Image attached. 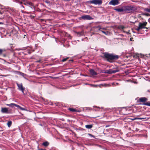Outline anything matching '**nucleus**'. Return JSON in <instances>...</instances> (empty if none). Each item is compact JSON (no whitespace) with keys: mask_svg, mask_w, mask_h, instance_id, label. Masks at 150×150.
Segmentation results:
<instances>
[{"mask_svg":"<svg viewBox=\"0 0 150 150\" xmlns=\"http://www.w3.org/2000/svg\"><path fill=\"white\" fill-rule=\"evenodd\" d=\"M143 9L145 11L150 13V8H143Z\"/></svg>","mask_w":150,"mask_h":150,"instance_id":"20","label":"nucleus"},{"mask_svg":"<svg viewBox=\"0 0 150 150\" xmlns=\"http://www.w3.org/2000/svg\"><path fill=\"white\" fill-rule=\"evenodd\" d=\"M94 108H100L99 107H97V106H94Z\"/></svg>","mask_w":150,"mask_h":150,"instance_id":"40","label":"nucleus"},{"mask_svg":"<svg viewBox=\"0 0 150 150\" xmlns=\"http://www.w3.org/2000/svg\"><path fill=\"white\" fill-rule=\"evenodd\" d=\"M14 106L20 109V108L21 107L20 106H19V105H18L16 104H15Z\"/></svg>","mask_w":150,"mask_h":150,"instance_id":"28","label":"nucleus"},{"mask_svg":"<svg viewBox=\"0 0 150 150\" xmlns=\"http://www.w3.org/2000/svg\"><path fill=\"white\" fill-rule=\"evenodd\" d=\"M149 81H150V80H149Z\"/></svg>","mask_w":150,"mask_h":150,"instance_id":"50","label":"nucleus"},{"mask_svg":"<svg viewBox=\"0 0 150 150\" xmlns=\"http://www.w3.org/2000/svg\"><path fill=\"white\" fill-rule=\"evenodd\" d=\"M95 31L98 32L101 28V27L100 26L94 27L93 28Z\"/></svg>","mask_w":150,"mask_h":150,"instance_id":"10","label":"nucleus"},{"mask_svg":"<svg viewBox=\"0 0 150 150\" xmlns=\"http://www.w3.org/2000/svg\"><path fill=\"white\" fill-rule=\"evenodd\" d=\"M142 15L145 16H150V14L148 13H143L142 14Z\"/></svg>","mask_w":150,"mask_h":150,"instance_id":"25","label":"nucleus"},{"mask_svg":"<svg viewBox=\"0 0 150 150\" xmlns=\"http://www.w3.org/2000/svg\"><path fill=\"white\" fill-rule=\"evenodd\" d=\"M68 110L70 111L71 112H75V109L73 108H68Z\"/></svg>","mask_w":150,"mask_h":150,"instance_id":"21","label":"nucleus"},{"mask_svg":"<svg viewBox=\"0 0 150 150\" xmlns=\"http://www.w3.org/2000/svg\"><path fill=\"white\" fill-rule=\"evenodd\" d=\"M147 100V99L145 97H142L139 99V100L141 102H145Z\"/></svg>","mask_w":150,"mask_h":150,"instance_id":"11","label":"nucleus"},{"mask_svg":"<svg viewBox=\"0 0 150 150\" xmlns=\"http://www.w3.org/2000/svg\"><path fill=\"white\" fill-rule=\"evenodd\" d=\"M114 10L118 12H122L124 11V10L122 8H115Z\"/></svg>","mask_w":150,"mask_h":150,"instance_id":"13","label":"nucleus"},{"mask_svg":"<svg viewBox=\"0 0 150 150\" xmlns=\"http://www.w3.org/2000/svg\"><path fill=\"white\" fill-rule=\"evenodd\" d=\"M77 35L80 37L84 35V33L83 31H82L80 32H78L77 33Z\"/></svg>","mask_w":150,"mask_h":150,"instance_id":"12","label":"nucleus"},{"mask_svg":"<svg viewBox=\"0 0 150 150\" xmlns=\"http://www.w3.org/2000/svg\"><path fill=\"white\" fill-rule=\"evenodd\" d=\"M101 108L102 109V108H103V107H101Z\"/></svg>","mask_w":150,"mask_h":150,"instance_id":"48","label":"nucleus"},{"mask_svg":"<svg viewBox=\"0 0 150 150\" xmlns=\"http://www.w3.org/2000/svg\"><path fill=\"white\" fill-rule=\"evenodd\" d=\"M24 4L25 5H27V4H28V3H24Z\"/></svg>","mask_w":150,"mask_h":150,"instance_id":"38","label":"nucleus"},{"mask_svg":"<svg viewBox=\"0 0 150 150\" xmlns=\"http://www.w3.org/2000/svg\"><path fill=\"white\" fill-rule=\"evenodd\" d=\"M28 53L29 54H30L31 53V52L30 51H29L28 52Z\"/></svg>","mask_w":150,"mask_h":150,"instance_id":"36","label":"nucleus"},{"mask_svg":"<svg viewBox=\"0 0 150 150\" xmlns=\"http://www.w3.org/2000/svg\"><path fill=\"white\" fill-rule=\"evenodd\" d=\"M49 144V143L47 141H46L44 142H43L42 143V145L43 146H48Z\"/></svg>","mask_w":150,"mask_h":150,"instance_id":"14","label":"nucleus"},{"mask_svg":"<svg viewBox=\"0 0 150 150\" xmlns=\"http://www.w3.org/2000/svg\"><path fill=\"white\" fill-rule=\"evenodd\" d=\"M132 39H133V38H130V40L131 41H132Z\"/></svg>","mask_w":150,"mask_h":150,"instance_id":"42","label":"nucleus"},{"mask_svg":"<svg viewBox=\"0 0 150 150\" xmlns=\"http://www.w3.org/2000/svg\"><path fill=\"white\" fill-rule=\"evenodd\" d=\"M20 109L22 110H26L24 108H22V107H21Z\"/></svg>","mask_w":150,"mask_h":150,"instance_id":"32","label":"nucleus"},{"mask_svg":"<svg viewBox=\"0 0 150 150\" xmlns=\"http://www.w3.org/2000/svg\"><path fill=\"white\" fill-rule=\"evenodd\" d=\"M68 58V57H67L66 58H64V59H63L62 60V61L63 62H65L66 61L67 59Z\"/></svg>","mask_w":150,"mask_h":150,"instance_id":"30","label":"nucleus"},{"mask_svg":"<svg viewBox=\"0 0 150 150\" xmlns=\"http://www.w3.org/2000/svg\"><path fill=\"white\" fill-rule=\"evenodd\" d=\"M40 125H42L41 124Z\"/></svg>","mask_w":150,"mask_h":150,"instance_id":"49","label":"nucleus"},{"mask_svg":"<svg viewBox=\"0 0 150 150\" xmlns=\"http://www.w3.org/2000/svg\"><path fill=\"white\" fill-rule=\"evenodd\" d=\"M114 83H112V84L113 85H114Z\"/></svg>","mask_w":150,"mask_h":150,"instance_id":"47","label":"nucleus"},{"mask_svg":"<svg viewBox=\"0 0 150 150\" xmlns=\"http://www.w3.org/2000/svg\"><path fill=\"white\" fill-rule=\"evenodd\" d=\"M142 28L141 26V25H139V27L137 28L136 29V30H137L138 31H139L140 29H142Z\"/></svg>","mask_w":150,"mask_h":150,"instance_id":"22","label":"nucleus"},{"mask_svg":"<svg viewBox=\"0 0 150 150\" xmlns=\"http://www.w3.org/2000/svg\"><path fill=\"white\" fill-rule=\"evenodd\" d=\"M143 119H144V118H135L133 119H132V120H136V119L142 120Z\"/></svg>","mask_w":150,"mask_h":150,"instance_id":"29","label":"nucleus"},{"mask_svg":"<svg viewBox=\"0 0 150 150\" xmlns=\"http://www.w3.org/2000/svg\"><path fill=\"white\" fill-rule=\"evenodd\" d=\"M91 85L93 86L94 87L96 88L98 87H101V86H103V85L102 84H100V85H93V84H91Z\"/></svg>","mask_w":150,"mask_h":150,"instance_id":"16","label":"nucleus"},{"mask_svg":"<svg viewBox=\"0 0 150 150\" xmlns=\"http://www.w3.org/2000/svg\"><path fill=\"white\" fill-rule=\"evenodd\" d=\"M3 52L2 50L0 49V54H1Z\"/></svg>","mask_w":150,"mask_h":150,"instance_id":"35","label":"nucleus"},{"mask_svg":"<svg viewBox=\"0 0 150 150\" xmlns=\"http://www.w3.org/2000/svg\"><path fill=\"white\" fill-rule=\"evenodd\" d=\"M104 57L107 59V61L111 62V60H117L119 58V56L117 55H115L113 54H109L106 53H105L104 54Z\"/></svg>","mask_w":150,"mask_h":150,"instance_id":"1","label":"nucleus"},{"mask_svg":"<svg viewBox=\"0 0 150 150\" xmlns=\"http://www.w3.org/2000/svg\"><path fill=\"white\" fill-rule=\"evenodd\" d=\"M118 28L120 29H123L125 28V27L124 26L120 25L118 26Z\"/></svg>","mask_w":150,"mask_h":150,"instance_id":"23","label":"nucleus"},{"mask_svg":"<svg viewBox=\"0 0 150 150\" xmlns=\"http://www.w3.org/2000/svg\"><path fill=\"white\" fill-rule=\"evenodd\" d=\"M81 18L83 20H91L93 18L89 15H85L81 16Z\"/></svg>","mask_w":150,"mask_h":150,"instance_id":"6","label":"nucleus"},{"mask_svg":"<svg viewBox=\"0 0 150 150\" xmlns=\"http://www.w3.org/2000/svg\"><path fill=\"white\" fill-rule=\"evenodd\" d=\"M88 134L91 137H93L94 138H95V136H94L92 135V134H91L89 133V134Z\"/></svg>","mask_w":150,"mask_h":150,"instance_id":"31","label":"nucleus"},{"mask_svg":"<svg viewBox=\"0 0 150 150\" xmlns=\"http://www.w3.org/2000/svg\"><path fill=\"white\" fill-rule=\"evenodd\" d=\"M102 0H92L90 1V3L95 5H101L102 3Z\"/></svg>","mask_w":150,"mask_h":150,"instance_id":"4","label":"nucleus"},{"mask_svg":"<svg viewBox=\"0 0 150 150\" xmlns=\"http://www.w3.org/2000/svg\"><path fill=\"white\" fill-rule=\"evenodd\" d=\"M144 105L150 106V102H147L146 103H144Z\"/></svg>","mask_w":150,"mask_h":150,"instance_id":"26","label":"nucleus"},{"mask_svg":"<svg viewBox=\"0 0 150 150\" xmlns=\"http://www.w3.org/2000/svg\"><path fill=\"white\" fill-rule=\"evenodd\" d=\"M21 7L23 8H24V6L23 5H21Z\"/></svg>","mask_w":150,"mask_h":150,"instance_id":"39","label":"nucleus"},{"mask_svg":"<svg viewBox=\"0 0 150 150\" xmlns=\"http://www.w3.org/2000/svg\"><path fill=\"white\" fill-rule=\"evenodd\" d=\"M12 124V122L11 121H8L7 122V125L8 127H10Z\"/></svg>","mask_w":150,"mask_h":150,"instance_id":"24","label":"nucleus"},{"mask_svg":"<svg viewBox=\"0 0 150 150\" xmlns=\"http://www.w3.org/2000/svg\"><path fill=\"white\" fill-rule=\"evenodd\" d=\"M120 4L119 0H111L109 3V5L116 6Z\"/></svg>","mask_w":150,"mask_h":150,"instance_id":"5","label":"nucleus"},{"mask_svg":"<svg viewBox=\"0 0 150 150\" xmlns=\"http://www.w3.org/2000/svg\"><path fill=\"white\" fill-rule=\"evenodd\" d=\"M102 32L104 34H105V35H107V33H106V32L105 31H102Z\"/></svg>","mask_w":150,"mask_h":150,"instance_id":"34","label":"nucleus"},{"mask_svg":"<svg viewBox=\"0 0 150 150\" xmlns=\"http://www.w3.org/2000/svg\"><path fill=\"white\" fill-rule=\"evenodd\" d=\"M109 126V125H107L106 126V127H108Z\"/></svg>","mask_w":150,"mask_h":150,"instance_id":"44","label":"nucleus"},{"mask_svg":"<svg viewBox=\"0 0 150 150\" xmlns=\"http://www.w3.org/2000/svg\"><path fill=\"white\" fill-rule=\"evenodd\" d=\"M3 24V23L2 22H0V24Z\"/></svg>","mask_w":150,"mask_h":150,"instance_id":"46","label":"nucleus"},{"mask_svg":"<svg viewBox=\"0 0 150 150\" xmlns=\"http://www.w3.org/2000/svg\"><path fill=\"white\" fill-rule=\"evenodd\" d=\"M16 84L18 87V89L21 91L23 94H24V91L25 88L23 87L22 83H17Z\"/></svg>","mask_w":150,"mask_h":150,"instance_id":"3","label":"nucleus"},{"mask_svg":"<svg viewBox=\"0 0 150 150\" xmlns=\"http://www.w3.org/2000/svg\"><path fill=\"white\" fill-rule=\"evenodd\" d=\"M89 71L91 74L92 76L96 75H97V73L93 69H90L89 70Z\"/></svg>","mask_w":150,"mask_h":150,"instance_id":"9","label":"nucleus"},{"mask_svg":"<svg viewBox=\"0 0 150 150\" xmlns=\"http://www.w3.org/2000/svg\"><path fill=\"white\" fill-rule=\"evenodd\" d=\"M147 23L146 22H143V23H142L140 22L139 23V25H141V27H142V29L146 28L147 29V28L146 27H145L146 25V24H147Z\"/></svg>","mask_w":150,"mask_h":150,"instance_id":"7","label":"nucleus"},{"mask_svg":"<svg viewBox=\"0 0 150 150\" xmlns=\"http://www.w3.org/2000/svg\"><path fill=\"white\" fill-rule=\"evenodd\" d=\"M116 84L117 85H119V84L118 83H116Z\"/></svg>","mask_w":150,"mask_h":150,"instance_id":"41","label":"nucleus"},{"mask_svg":"<svg viewBox=\"0 0 150 150\" xmlns=\"http://www.w3.org/2000/svg\"><path fill=\"white\" fill-rule=\"evenodd\" d=\"M137 9V6H126L125 8V10L128 13H131L136 11Z\"/></svg>","mask_w":150,"mask_h":150,"instance_id":"2","label":"nucleus"},{"mask_svg":"<svg viewBox=\"0 0 150 150\" xmlns=\"http://www.w3.org/2000/svg\"><path fill=\"white\" fill-rule=\"evenodd\" d=\"M147 91L149 92H150V90H147Z\"/></svg>","mask_w":150,"mask_h":150,"instance_id":"43","label":"nucleus"},{"mask_svg":"<svg viewBox=\"0 0 150 150\" xmlns=\"http://www.w3.org/2000/svg\"><path fill=\"white\" fill-rule=\"evenodd\" d=\"M22 4V2H20V4Z\"/></svg>","mask_w":150,"mask_h":150,"instance_id":"45","label":"nucleus"},{"mask_svg":"<svg viewBox=\"0 0 150 150\" xmlns=\"http://www.w3.org/2000/svg\"><path fill=\"white\" fill-rule=\"evenodd\" d=\"M75 112H81V110H76L75 109Z\"/></svg>","mask_w":150,"mask_h":150,"instance_id":"33","label":"nucleus"},{"mask_svg":"<svg viewBox=\"0 0 150 150\" xmlns=\"http://www.w3.org/2000/svg\"><path fill=\"white\" fill-rule=\"evenodd\" d=\"M111 71L112 69L107 70L105 72V73L109 74H111Z\"/></svg>","mask_w":150,"mask_h":150,"instance_id":"18","label":"nucleus"},{"mask_svg":"<svg viewBox=\"0 0 150 150\" xmlns=\"http://www.w3.org/2000/svg\"><path fill=\"white\" fill-rule=\"evenodd\" d=\"M1 112L3 113H8L9 112L8 108H2L1 110Z\"/></svg>","mask_w":150,"mask_h":150,"instance_id":"8","label":"nucleus"},{"mask_svg":"<svg viewBox=\"0 0 150 150\" xmlns=\"http://www.w3.org/2000/svg\"><path fill=\"white\" fill-rule=\"evenodd\" d=\"M85 127L87 129H90L92 127L93 125H86Z\"/></svg>","mask_w":150,"mask_h":150,"instance_id":"17","label":"nucleus"},{"mask_svg":"<svg viewBox=\"0 0 150 150\" xmlns=\"http://www.w3.org/2000/svg\"><path fill=\"white\" fill-rule=\"evenodd\" d=\"M119 71V70L118 69H112L111 71V73L112 74H114L116 72H117Z\"/></svg>","mask_w":150,"mask_h":150,"instance_id":"15","label":"nucleus"},{"mask_svg":"<svg viewBox=\"0 0 150 150\" xmlns=\"http://www.w3.org/2000/svg\"><path fill=\"white\" fill-rule=\"evenodd\" d=\"M19 73H20V75L22 76L23 77H25L26 75V74L22 72H19Z\"/></svg>","mask_w":150,"mask_h":150,"instance_id":"27","label":"nucleus"},{"mask_svg":"<svg viewBox=\"0 0 150 150\" xmlns=\"http://www.w3.org/2000/svg\"><path fill=\"white\" fill-rule=\"evenodd\" d=\"M15 105V103H11L10 104H7V105L11 107H13Z\"/></svg>","mask_w":150,"mask_h":150,"instance_id":"19","label":"nucleus"},{"mask_svg":"<svg viewBox=\"0 0 150 150\" xmlns=\"http://www.w3.org/2000/svg\"><path fill=\"white\" fill-rule=\"evenodd\" d=\"M28 4L30 5H31L32 4L31 2H29L28 3Z\"/></svg>","mask_w":150,"mask_h":150,"instance_id":"37","label":"nucleus"}]
</instances>
